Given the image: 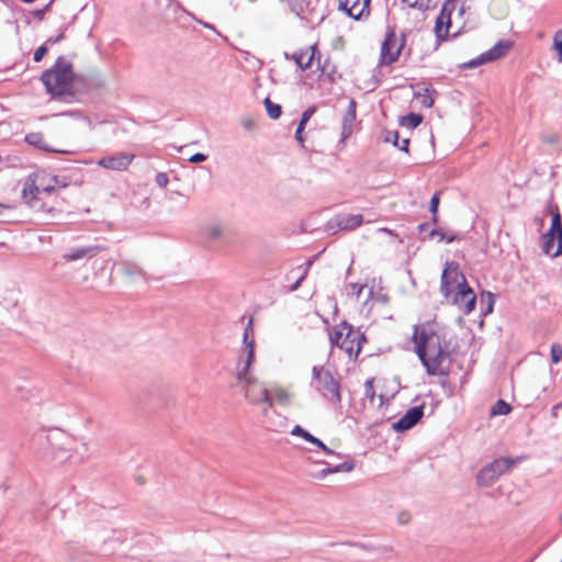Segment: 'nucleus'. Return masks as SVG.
<instances>
[{
  "mask_svg": "<svg viewBox=\"0 0 562 562\" xmlns=\"http://www.w3.org/2000/svg\"><path fill=\"white\" fill-rule=\"evenodd\" d=\"M413 342L415 352L428 375H448L442 363L450 357V350L445 336L437 334L429 324L414 326Z\"/></svg>",
  "mask_w": 562,
  "mask_h": 562,
  "instance_id": "1",
  "label": "nucleus"
},
{
  "mask_svg": "<svg viewBox=\"0 0 562 562\" xmlns=\"http://www.w3.org/2000/svg\"><path fill=\"white\" fill-rule=\"evenodd\" d=\"M244 391L246 400L258 406L260 411V422L262 426L271 431H277L280 426L279 414L274 408V401L279 398V394L271 395L268 389L255 378H250L238 382Z\"/></svg>",
  "mask_w": 562,
  "mask_h": 562,
  "instance_id": "2",
  "label": "nucleus"
},
{
  "mask_svg": "<svg viewBox=\"0 0 562 562\" xmlns=\"http://www.w3.org/2000/svg\"><path fill=\"white\" fill-rule=\"evenodd\" d=\"M74 72L71 64L58 57L55 65L43 72L41 80L46 91L53 97L72 94Z\"/></svg>",
  "mask_w": 562,
  "mask_h": 562,
  "instance_id": "3",
  "label": "nucleus"
},
{
  "mask_svg": "<svg viewBox=\"0 0 562 562\" xmlns=\"http://www.w3.org/2000/svg\"><path fill=\"white\" fill-rule=\"evenodd\" d=\"M255 329L254 319L249 317L243 333V344L238 349V356L235 367V375L237 382L254 378L251 374V367L255 361Z\"/></svg>",
  "mask_w": 562,
  "mask_h": 562,
  "instance_id": "4",
  "label": "nucleus"
},
{
  "mask_svg": "<svg viewBox=\"0 0 562 562\" xmlns=\"http://www.w3.org/2000/svg\"><path fill=\"white\" fill-rule=\"evenodd\" d=\"M548 212L551 214V225L541 236V249L555 258L562 255V215L557 204H549Z\"/></svg>",
  "mask_w": 562,
  "mask_h": 562,
  "instance_id": "5",
  "label": "nucleus"
},
{
  "mask_svg": "<svg viewBox=\"0 0 562 562\" xmlns=\"http://www.w3.org/2000/svg\"><path fill=\"white\" fill-rule=\"evenodd\" d=\"M312 385L328 402L333 404L341 402L340 383L328 369L314 366L312 369Z\"/></svg>",
  "mask_w": 562,
  "mask_h": 562,
  "instance_id": "6",
  "label": "nucleus"
},
{
  "mask_svg": "<svg viewBox=\"0 0 562 562\" xmlns=\"http://www.w3.org/2000/svg\"><path fill=\"white\" fill-rule=\"evenodd\" d=\"M55 186L66 187V183H60L57 177H46L43 173L30 176L23 186L22 198L30 206H35V201L41 193L49 194L54 191Z\"/></svg>",
  "mask_w": 562,
  "mask_h": 562,
  "instance_id": "7",
  "label": "nucleus"
},
{
  "mask_svg": "<svg viewBox=\"0 0 562 562\" xmlns=\"http://www.w3.org/2000/svg\"><path fill=\"white\" fill-rule=\"evenodd\" d=\"M406 35L401 33L400 36L395 30L387 27L384 41L381 45L380 65L390 66L398 60L402 50L405 47Z\"/></svg>",
  "mask_w": 562,
  "mask_h": 562,
  "instance_id": "8",
  "label": "nucleus"
},
{
  "mask_svg": "<svg viewBox=\"0 0 562 562\" xmlns=\"http://www.w3.org/2000/svg\"><path fill=\"white\" fill-rule=\"evenodd\" d=\"M355 330L346 321H342L333 333H329L331 347H338L348 353L349 358L355 357Z\"/></svg>",
  "mask_w": 562,
  "mask_h": 562,
  "instance_id": "9",
  "label": "nucleus"
},
{
  "mask_svg": "<svg viewBox=\"0 0 562 562\" xmlns=\"http://www.w3.org/2000/svg\"><path fill=\"white\" fill-rule=\"evenodd\" d=\"M514 464L510 458H498L485 465L476 476L477 484L491 486L502 474L507 472Z\"/></svg>",
  "mask_w": 562,
  "mask_h": 562,
  "instance_id": "10",
  "label": "nucleus"
},
{
  "mask_svg": "<svg viewBox=\"0 0 562 562\" xmlns=\"http://www.w3.org/2000/svg\"><path fill=\"white\" fill-rule=\"evenodd\" d=\"M461 274H463L459 269V263L456 261H447L446 267L441 273L440 280V293L447 300L450 299L452 293L458 290V283H460L459 279H461Z\"/></svg>",
  "mask_w": 562,
  "mask_h": 562,
  "instance_id": "11",
  "label": "nucleus"
},
{
  "mask_svg": "<svg viewBox=\"0 0 562 562\" xmlns=\"http://www.w3.org/2000/svg\"><path fill=\"white\" fill-rule=\"evenodd\" d=\"M454 10V0H446L441 5L434 29L436 37L439 42L446 41L449 36V30L451 27V15Z\"/></svg>",
  "mask_w": 562,
  "mask_h": 562,
  "instance_id": "12",
  "label": "nucleus"
},
{
  "mask_svg": "<svg viewBox=\"0 0 562 562\" xmlns=\"http://www.w3.org/2000/svg\"><path fill=\"white\" fill-rule=\"evenodd\" d=\"M199 237L209 246L224 243L226 240L225 225L220 221H211L200 227Z\"/></svg>",
  "mask_w": 562,
  "mask_h": 562,
  "instance_id": "13",
  "label": "nucleus"
},
{
  "mask_svg": "<svg viewBox=\"0 0 562 562\" xmlns=\"http://www.w3.org/2000/svg\"><path fill=\"white\" fill-rule=\"evenodd\" d=\"M424 408V404L408 408L400 419L392 424V429L396 432H404L412 429L423 418Z\"/></svg>",
  "mask_w": 562,
  "mask_h": 562,
  "instance_id": "14",
  "label": "nucleus"
},
{
  "mask_svg": "<svg viewBox=\"0 0 562 562\" xmlns=\"http://www.w3.org/2000/svg\"><path fill=\"white\" fill-rule=\"evenodd\" d=\"M371 0H338V10L353 20H360L370 14Z\"/></svg>",
  "mask_w": 562,
  "mask_h": 562,
  "instance_id": "15",
  "label": "nucleus"
},
{
  "mask_svg": "<svg viewBox=\"0 0 562 562\" xmlns=\"http://www.w3.org/2000/svg\"><path fill=\"white\" fill-rule=\"evenodd\" d=\"M135 156L133 154L126 153H117L111 156L102 157L97 161L98 166L114 170V171H125L134 160Z\"/></svg>",
  "mask_w": 562,
  "mask_h": 562,
  "instance_id": "16",
  "label": "nucleus"
},
{
  "mask_svg": "<svg viewBox=\"0 0 562 562\" xmlns=\"http://www.w3.org/2000/svg\"><path fill=\"white\" fill-rule=\"evenodd\" d=\"M105 249L102 245L76 246L63 255L66 262L91 259Z\"/></svg>",
  "mask_w": 562,
  "mask_h": 562,
  "instance_id": "17",
  "label": "nucleus"
},
{
  "mask_svg": "<svg viewBox=\"0 0 562 562\" xmlns=\"http://www.w3.org/2000/svg\"><path fill=\"white\" fill-rule=\"evenodd\" d=\"M318 0H289V4L293 12H295L301 19L312 20L313 18H319L322 21L324 14H317L316 4Z\"/></svg>",
  "mask_w": 562,
  "mask_h": 562,
  "instance_id": "18",
  "label": "nucleus"
},
{
  "mask_svg": "<svg viewBox=\"0 0 562 562\" xmlns=\"http://www.w3.org/2000/svg\"><path fill=\"white\" fill-rule=\"evenodd\" d=\"M363 223V216L361 214H346L337 215L328 222V228L352 231L359 227Z\"/></svg>",
  "mask_w": 562,
  "mask_h": 562,
  "instance_id": "19",
  "label": "nucleus"
},
{
  "mask_svg": "<svg viewBox=\"0 0 562 562\" xmlns=\"http://www.w3.org/2000/svg\"><path fill=\"white\" fill-rule=\"evenodd\" d=\"M356 115H357V102L353 99H350L348 108L342 116V126H341V140L342 142L351 135L353 123L356 121Z\"/></svg>",
  "mask_w": 562,
  "mask_h": 562,
  "instance_id": "20",
  "label": "nucleus"
},
{
  "mask_svg": "<svg viewBox=\"0 0 562 562\" xmlns=\"http://www.w3.org/2000/svg\"><path fill=\"white\" fill-rule=\"evenodd\" d=\"M308 49L311 50L310 55H307V52L294 53L292 56L284 53L283 57L286 59H293L299 68L305 70L312 66V63L315 60L316 54L318 53L316 44L310 46Z\"/></svg>",
  "mask_w": 562,
  "mask_h": 562,
  "instance_id": "21",
  "label": "nucleus"
},
{
  "mask_svg": "<svg viewBox=\"0 0 562 562\" xmlns=\"http://www.w3.org/2000/svg\"><path fill=\"white\" fill-rule=\"evenodd\" d=\"M315 258L316 257L308 259L306 262L300 265L296 269L290 271L286 274V279L290 280L292 278V274L297 272V277L295 281L289 286L288 292H293L299 289L301 283L305 280L306 276L308 274L310 268L313 265Z\"/></svg>",
  "mask_w": 562,
  "mask_h": 562,
  "instance_id": "22",
  "label": "nucleus"
},
{
  "mask_svg": "<svg viewBox=\"0 0 562 562\" xmlns=\"http://www.w3.org/2000/svg\"><path fill=\"white\" fill-rule=\"evenodd\" d=\"M470 294H472V289L468 284L464 274H461V281L458 283V290L452 293L449 300L453 305L461 307Z\"/></svg>",
  "mask_w": 562,
  "mask_h": 562,
  "instance_id": "23",
  "label": "nucleus"
},
{
  "mask_svg": "<svg viewBox=\"0 0 562 562\" xmlns=\"http://www.w3.org/2000/svg\"><path fill=\"white\" fill-rule=\"evenodd\" d=\"M513 47V42L509 40L498 41L492 48L484 53L488 63L495 61L503 56Z\"/></svg>",
  "mask_w": 562,
  "mask_h": 562,
  "instance_id": "24",
  "label": "nucleus"
},
{
  "mask_svg": "<svg viewBox=\"0 0 562 562\" xmlns=\"http://www.w3.org/2000/svg\"><path fill=\"white\" fill-rule=\"evenodd\" d=\"M384 142L392 143L394 147L404 153H408L409 138L400 139L397 131H386L384 134Z\"/></svg>",
  "mask_w": 562,
  "mask_h": 562,
  "instance_id": "25",
  "label": "nucleus"
},
{
  "mask_svg": "<svg viewBox=\"0 0 562 562\" xmlns=\"http://www.w3.org/2000/svg\"><path fill=\"white\" fill-rule=\"evenodd\" d=\"M25 140L30 145L35 146L37 148H42V149L47 150V151L67 153L66 150H59V149H55V148L49 147L48 144L46 143L44 136L41 133L27 134L26 137H25Z\"/></svg>",
  "mask_w": 562,
  "mask_h": 562,
  "instance_id": "26",
  "label": "nucleus"
},
{
  "mask_svg": "<svg viewBox=\"0 0 562 562\" xmlns=\"http://www.w3.org/2000/svg\"><path fill=\"white\" fill-rule=\"evenodd\" d=\"M424 116L419 113L411 112L406 115L400 116L398 123L403 127L415 130L422 124Z\"/></svg>",
  "mask_w": 562,
  "mask_h": 562,
  "instance_id": "27",
  "label": "nucleus"
},
{
  "mask_svg": "<svg viewBox=\"0 0 562 562\" xmlns=\"http://www.w3.org/2000/svg\"><path fill=\"white\" fill-rule=\"evenodd\" d=\"M317 55L318 56L315 58V60L317 63V69H319L323 75H326L328 77L329 81L334 82L336 79L334 66L330 67V63H329L328 58H326L324 61H322L319 53H317Z\"/></svg>",
  "mask_w": 562,
  "mask_h": 562,
  "instance_id": "28",
  "label": "nucleus"
},
{
  "mask_svg": "<svg viewBox=\"0 0 562 562\" xmlns=\"http://www.w3.org/2000/svg\"><path fill=\"white\" fill-rule=\"evenodd\" d=\"M495 299L493 293L490 291L482 292L481 294V305H482V315L486 316L491 314L494 310Z\"/></svg>",
  "mask_w": 562,
  "mask_h": 562,
  "instance_id": "29",
  "label": "nucleus"
},
{
  "mask_svg": "<svg viewBox=\"0 0 562 562\" xmlns=\"http://www.w3.org/2000/svg\"><path fill=\"white\" fill-rule=\"evenodd\" d=\"M440 194L441 192L440 191H436L431 198H430V202H429V212L431 213V222L436 225L438 224V209H439V203H440Z\"/></svg>",
  "mask_w": 562,
  "mask_h": 562,
  "instance_id": "30",
  "label": "nucleus"
},
{
  "mask_svg": "<svg viewBox=\"0 0 562 562\" xmlns=\"http://www.w3.org/2000/svg\"><path fill=\"white\" fill-rule=\"evenodd\" d=\"M406 2L409 8L427 11L436 7V0H402Z\"/></svg>",
  "mask_w": 562,
  "mask_h": 562,
  "instance_id": "31",
  "label": "nucleus"
},
{
  "mask_svg": "<svg viewBox=\"0 0 562 562\" xmlns=\"http://www.w3.org/2000/svg\"><path fill=\"white\" fill-rule=\"evenodd\" d=\"M263 104L270 119L277 120L281 116V105L273 103L269 97L263 100Z\"/></svg>",
  "mask_w": 562,
  "mask_h": 562,
  "instance_id": "32",
  "label": "nucleus"
},
{
  "mask_svg": "<svg viewBox=\"0 0 562 562\" xmlns=\"http://www.w3.org/2000/svg\"><path fill=\"white\" fill-rule=\"evenodd\" d=\"M512 412V406L504 400L497 402L491 408L492 416L507 415Z\"/></svg>",
  "mask_w": 562,
  "mask_h": 562,
  "instance_id": "33",
  "label": "nucleus"
},
{
  "mask_svg": "<svg viewBox=\"0 0 562 562\" xmlns=\"http://www.w3.org/2000/svg\"><path fill=\"white\" fill-rule=\"evenodd\" d=\"M486 63H488V61H487V59H486V57H485V55L483 53L480 56H477V57H475V58H473V59H471V60H469L467 63L461 64L460 68L461 69H473V68H476V67H479L481 65H484Z\"/></svg>",
  "mask_w": 562,
  "mask_h": 562,
  "instance_id": "34",
  "label": "nucleus"
},
{
  "mask_svg": "<svg viewBox=\"0 0 562 562\" xmlns=\"http://www.w3.org/2000/svg\"><path fill=\"white\" fill-rule=\"evenodd\" d=\"M291 435L302 437L304 440L312 442L315 436L308 432L306 429L301 427L300 425H295L291 430Z\"/></svg>",
  "mask_w": 562,
  "mask_h": 562,
  "instance_id": "35",
  "label": "nucleus"
},
{
  "mask_svg": "<svg viewBox=\"0 0 562 562\" xmlns=\"http://www.w3.org/2000/svg\"><path fill=\"white\" fill-rule=\"evenodd\" d=\"M356 467V463L353 460H347L340 464L331 465V473H338V472H351Z\"/></svg>",
  "mask_w": 562,
  "mask_h": 562,
  "instance_id": "36",
  "label": "nucleus"
},
{
  "mask_svg": "<svg viewBox=\"0 0 562 562\" xmlns=\"http://www.w3.org/2000/svg\"><path fill=\"white\" fill-rule=\"evenodd\" d=\"M240 125L246 132H254L257 127L256 120L250 115L241 116Z\"/></svg>",
  "mask_w": 562,
  "mask_h": 562,
  "instance_id": "37",
  "label": "nucleus"
},
{
  "mask_svg": "<svg viewBox=\"0 0 562 562\" xmlns=\"http://www.w3.org/2000/svg\"><path fill=\"white\" fill-rule=\"evenodd\" d=\"M475 306H476V295L472 291V294L469 295V297L467 299L465 303L463 304V312H464V314L469 315L471 312L474 311Z\"/></svg>",
  "mask_w": 562,
  "mask_h": 562,
  "instance_id": "38",
  "label": "nucleus"
},
{
  "mask_svg": "<svg viewBox=\"0 0 562 562\" xmlns=\"http://www.w3.org/2000/svg\"><path fill=\"white\" fill-rule=\"evenodd\" d=\"M312 445L316 446L317 448H319L324 453L328 454V456H337L338 458L340 457L339 453H336L334 450L329 449L321 439H318L317 437H315L313 439V441L311 442Z\"/></svg>",
  "mask_w": 562,
  "mask_h": 562,
  "instance_id": "39",
  "label": "nucleus"
},
{
  "mask_svg": "<svg viewBox=\"0 0 562 562\" xmlns=\"http://www.w3.org/2000/svg\"><path fill=\"white\" fill-rule=\"evenodd\" d=\"M550 355H551V361L553 363H559L562 359V347L558 344H553L551 346Z\"/></svg>",
  "mask_w": 562,
  "mask_h": 562,
  "instance_id": "40",
  "label": "nucleus"
},
{
  "mask_svg": "<svg viewBox=\"0 0 562 562\" xmlns=\"http://www.w3.org/2000/svg\"><path fill=\"white\" fill-rule=\"evenodd\" d=\"M353 339H355V345H356V348H355V358H357V357H358V355H359V353H360V351H361L362 344L367 341V338H366V335H364V334L355 333V335H353Z\"/></svg>",
  "mask_w": 562,
  "mask_h": 562,
  "instance_id": "41",
  "label": "nucleus"
},
{
  "mask_svg": "<svg viewBox=\"0 0 562 562\" xmlns=\"http://www.w3.org/2000/svg\"><path fill=\"white\" fill-rule=\"evenodd\" d=\"M69 450H72V447L69 446L66 449H59L55 453V459L59 462L70 461L72 459L71 454H66Z\"/></svg>",
  "mask_w": 562,
  "mask_h": 562,
  "instance_id": "42",
  "label": "nucleus"
},
{
  "mask_svg": "<svg viewBox=\"0 0 562 562\" xmlns=\"http://www.w3.org/2000/svg\"><path fill=\"white\" fill-rule=\"evenodd\" d=\"M553 47L558 52L560 60L562 61V29L554 34Z\"/></svg>",
  "mask_w": 562,
  "mask_h": 562,
  "instance_id": "43",
  "label": "nucleus"
},
{
  "mask_svg": "<svg viewBox=\"0 0 562 562\" xmlns=\"http://www.w3.org/2000/svg\"><path fill=\"white\" fill-rule=\"evenodd\" d=\"M316 112V108L315 106H310L307 108L303 113H302V116H301V120L299 122V125L301 126H306L307 122L311 120V117L313 116V114Z\"/></svg>",
  "mask_w": 562,
  "mask_h": 562,
  "instance_id": "44",
  "label": "nucleus"
},
{
  "mask_svg": "<svg viewBox=\"0 0 562 562\" xmlns=\"http://www.w3.org/2000/svg\"><path fill=\"white\" fill-rule=\"evenodd\" d=\"M155 181L158 187L166 188L169 182L168 175L166 172H158L155 177Z\"/></svg>",
  "mask_w": 562,
  "mask_h": 562,
  "instance_id": "45",
  "label": "nucleus"
},
{
  "mask_svg": "<svg viewBox=\"0 0 562 562\" xmlns=\"http://www.w3.org/2000/svg\"><path fill=\"white\" fill-rule=\"evenodd\" d=\"M47 54V45L44 44L42 46H40L35 52H34V61L36 63H40L44 56Z\"/></svg>",
  "mask_w": 562,
  "mask_h": 562,
  "instance_id": "46",
  "label": "nucleus"
},
{
  "mask_svg": "<svg viewBox=\"0 0 562 562\" xmlns=\"http://www.w3.org/2000/svg\"><path fill=\"white\" fill-rule=\"evenodd\" d=\"M434 237H438L441 241L446 238V234L440 228H432L428 233V238L431 239Z\"/></svg>",
  "mask_w": 562,
  "mask_h": 562,
  "instance_id": "47",
  "label": "nucleus"
},
{
  "mask_svg": "<svg viewBox=\"0 0 562 562\" xmlns=\"http://www.w3.org/2000/svg\"><path fill=\"white\" fill-rule=\"evenodd\" d=\"M397 521L400 525H407L411 522V514L407 512H402L397 516Z\"/></svg>",
  "mask_w": 562,
  "mask_h": 562,
  "instance_id": "48",
  "label": "nucleus"
},
{
  "mask_svg": "<svg viewBox=\"0 0 562 562\" xmlns=\"http://www.w3.org/2000/svg\"><path fill=\"white\" fill-rule=\"evenodd\" d=\"M364 391L367 396H373L374 390H373V379H369L364 383Z\"/></svg>",
  "mask_w": 562,
  "mask_h": 562,
  "instance_id": "49",
  "label": "nucleus"
},
{
  "mask_svg": "<svg viewBox=\"0 0 562 562\" xmlns=\"http://www.w3.org/2000/svg\"><path fill=\"white\" fill-rule=\"evenodd\" d=\"M206 155L196 153L189 158L190 162L198 164L206 160Z\"/></svg>",
  "mask_w": 562,
  "mask_h": 562,
  "instance_id": "50",
  "label": "nucleus"
},
{
  "mask_svg": "<svg viewBox=\"0 0 562 562\" xmlns=\"http://www.w3.org/2000/svg\"><path fill=\"white\" fill-rule=\"evenodd\" d=\"M304 130H305L304 126L297 125L296 131H295V135H294L296 142H299L302 146H303V143H304V137H303Z\"/></svg>",
  "mask_w": 562,
  "mask_h": 562,
  "instance_id": "51",
  "label": "nucleus"
},
{
  "mask_svg": "<svg viewBox=\"0 0 562 562\" xmlns=\"http://www.w3.org/2000/svg\"><path fill=\"white\" fill-rule=\"evenodd\" d=\"M324 464H326V468H324L323 470H321L317 474V477L318 479H324L326 475L328 474H331V465L327 462H323Z\"/></svg>",
  "mask_w": 562,
  "mask_h": 562,
  "instance_id": "52",
  "label": "nucleus"
},
{
  "mask_svg": "<svg viewBox=\"0 0 562 562\" xmlns=\"http://www.w3.org/2000/svg\"><path fill=\"white\" fill-rule=\"evenodd\" d=\"M426 93H428V89H425ZM422 103L425 108H431L434 105V100L429 94H425Z\"/></svg>",
  "mask_w": 562,
  "mask_h": 562,
  "instance_id": "53",
  "label": "nucleus"
},
{
  "mask_svg": "<svg viewBox=\"0 0 562 562\" xmlns=\"http://www.w3.org/2000/svg\"><path fill=\"white\" fill-rule=\"evenodd\" d=\"M63 38H64V33H60V34H58V35H57V36H55V37H49V38H47V40H46V42H45V44H46L47 46H49V45H54V44H56V43L60 42Z\"/></svg>",
  "mask_w": 562,
  "mask_h": 562,
  "instance_id": "54",
  "label": "nucleus"
},
{
  "mask_svg": "<svg viewBox=\"0 0 562 562\" xmlns=\"http://www.w3.org/2000/svg\"><path fill=\"white\" fill-rule=\"evenodd\" d=\"M12 209H13V206L10 204L0 203V217L3 216L7 211H10Z\"/></svg>",
  "mask_w": 562,
  "mask_h": 562,
  "instance_id": "55",
  "label": "nucleus"
},
{
  "mask_svg": "<svg viewBox=\"0 0 562 562\" xmlns=\"http://www.w3.org/2000/svg\"><path fill=\"white\" fill-rule=\"evenodd\" d=\"M350 285H351L352 290L355 291V294L357 295V297H359L363 290V285H360L358 283H351Z\"/></svg>",
  "mask_w": 562,
  "mask_h": 562,
  "instance_id": "56",
  "label": "nucleus"
},
{
  "mask_svg": "<svg viewBox=\"0 0 562 562\" xmlns=\"http://www.w3.org/2000/svg\"><path fill=\"white\" fill-rule=\"evenodd\" d=\"M461 237L457 234H451V235H446V238L443 239L447 244H451L458 239H460Z\"/></svg>",
  "mask_w": 562,
  "mask_h": 562,
  "instance_id": "57",
  "label": "nucleus"
},
{
  "mask_svg": "<svg viewBox=\"0 0 562 562\" xmlns=\"http://www.w3.org/2000/svg\"><path fill=\"white\" fill-rule=\"evenodd\" d=\"M428 227H429V224H428V223H422V224H419V225L417 226V229H418V232H420V233H422V232L427 231V229H428Z\"/></svg>",
  "mask_w": 562,
  "mask_h": 562,
  "instance_id": "58",
  "label": "nucleus"
},
{
  "mask_svg": "<svg viewBox=\"0 0 562 562\" xmlns=\"http://www.w3.org/2000/svg\"><path fill=\"white\" fill-rule=\"evenodd\" d=\"M200 23H201L204 27L215 31V27H214L213 25H211V24H209V23H206V22H202V21H200Z\"/></svg>",
  "mask_w": 562,
  "mask_h": 562,
  "instance_id": "59",
  "label": "nucleus"
},
{
  "mask_svg": "<svg viewBox=\"0 0 562 562\" xmlns=\"http://www.w3.org/2000/svg\"><path fill=\"white\" fill-rule=\"evenodd\" d=\"M558 411H559V409H555V405H554V406L552 407V409H551V414H552V416H553L554 418H557V417H558Z\"/></svg>",
  "mask_w": 562,
  "mask_h": 562,
  "instance_id": "60",
  "label": "nucleus"
},
{
  "mask_svg": "<svg viewBox=\"0 0 562 562\" xmlns=\"http://www.w3.org/2000/svg\"><path fill=\"white\" fill-rule=\"evenodd\" d=\"M555 409H562V401L555 404Z\"/></svg>",
  "mask_w": 562,
  "mask_h": 562,
  "instance_id": "61",
  "label": "nucleus"
},
{
  "mask_svg": "<svg viewBox=\"0 0 562 562\" xmlns=\"http://www.w3.org/2000/svg\"><path fill=\"white\" fill-rule=\"evenodd\" d=\"M463 13H464V7H463V5H461V8H460V10H459V15H463Z\"/></svg>",
  "mask_w": 562,
  "mask_h": 562,
  "instance_id": "62",
  "label": "nucleus"
},
{
  "mask_svg": "<svg viewBox=\"0 0 562 562\" xmlns=\"http://www.w3.org/2000/svg\"><path fill=\"white\" fill-rule=\"evenodd\" d=\"M282 396H283V400L286 397V393L284 390H283Z\"/></svg>",
  "mask_w": 562,
  "mask_h": 562,
  "instance_id": "63",
  "label": "nucleus"
}]
</instances>
